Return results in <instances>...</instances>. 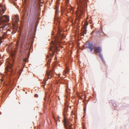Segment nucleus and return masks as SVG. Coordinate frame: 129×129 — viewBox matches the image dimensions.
Returning <instances> with one entry per match:
<instances>
[{
    "mask_svg": "<svg viewBox=\"0 0 129 129\" xmlns=\"http://www.w3.org/2000/svg\"><path fill=\"white\" fill-rule=\"evenodd\" d=\"M54 48L55 50H56L57 48V46L56 41L54 42L52 41L51 44V48L50 50L51 51L52 50V48Z\"/></svg>",
    "mask_w": 129,
    "mask_h": 129,
    "instance_id": "obj_5",
    "label": "nucleus"
},
{
    "mask_svg": "<svg viewBox=\"0 0 129 129\" xmlns=\"http://www.w3.org/2000/svg\"><path fill=\"white\" fill-rule=\"evenodd\" d=\"M14 5H16V3H14Z\"/></svg>",
    "mask_w": 129,
    "mask_h": 129,
    "instance_id": "obj_24",
    "label": "nucleus"
},
{
    "mask_svg": "<svg viewBox=\"0 0 129 129\" xmlns=\"http://www.w3.org/2000/svg\"><path fill=\"white\" fill-rule=\"evenodd\" d=\"M15 17L16 19L15 21V22L13 23L12 24L13 28V31L11 33V34L12 35L16 33V32L17 30L18 27L17 23L18 22L19 20L18 16V15H16L15 16Z\"/></svg>",
    "mask_w": 129,
    "mask_h": 129,
    "instance_id": "obj_1",
    "label": "nucleus"
},
{
    "mask_svg": "<svg viewBox=\"0 0 129 129\" xmlns=\"http://www.w3.org/2000/svg\"><path fill=\"white\" fill-rule=\"evenodd\" d=\"M77 2L78 6L83 7L87 6V2L85 1H78Z\"/></svg>",
    "mask_w": 129,
    "mask_h": 129,
    "instance_id": "obj_3",
    "label": "nucleus"
},
{
    "mask_svg": "<svg viewBox=\"0 0 129 129\" xmlns=\"http://www.w3.org/2000/svg\"><path fill=\"white\" fill-rule=\"evenodd\" d=\"M5 11V7L3 6L1 4H0V17H2L3 16H2V12H3V14Z\"/></svg>",
    "mask_w": 129,
    "mask_h": 129,
    "instance_id": "obj_7",
    "label": "nucleus"
},
{
    "mask_svg": "<svg viewBox=\"0 0 129 129\" xmlns=\"http://www.w3.org/2000/svg\"><path fill=\"white\" fill-rule=\"evenodd\" d=\"M86 46L87 48L89 49L90 50V52H92L93 49L92 45L90 43H88L86 44Z\"/></svg>",
    "mask_w": 129,
    "mask_h": 129,
    "instance_id": "obj_9",
    "label": "nucleus"
},
{
    "mask_svg": "<svg viewBox=\"0 0 129 129\" xmlns=\"http://www.w3.org/2000/svg\"><path fill=\"white\" fill-rule=\"evenodd\" d=\"M63 122L64 126L66 129H71V125L67 122L65 118L64 119Z\"/></svg>",
    "mask_w": 129,
    "mask_h": 129,
    "instance_id": "obj_6",
    "label": "nucleus"
},
{
    "mask_svg": "<svg viewBox=\"0 0 129 129\" xmlns=\"http://www.w3.org/2000/svg\"><path fill=\"white\" fill-rule=\"evenodd\" d=\"M57 1L56 3L57 5H58L59 4V2L58 1Z\"/></svg>",
    "mask_w": 129,
    "mask_h": 129,
    "instance_id": "obj_18",
    "label": "nucleus"
},
{
    "mask_svg": "<svg viewBox=\"0 0 129 129\" xmlns=\"http://www.w3.org/2000/svg\"><path fill=\"white\" fill-rule=\"evenodd\" d=\"M61 30L59 29L58 30V36H60V37L62 36V34H61Z\"/></svg>",
    "mask_w": 129,
    "mask_h": 129,
    "instance_id": "obj_11",
    "label": "nucleus"
},
{
    "mask_svg": "<svg viewBox=\"0 0 129 129\" xmlns=\"http://www.w3.org/2000/svg\"><path fill=\"white\" fill-rule=\"evenodd\" d=\"M55 9L56 10L55 14V17L54 18V23H56L57 25H58L59 23V20L58 19V18H57L58 14V8L57 6L55 8Z\"/></svg>",
    "mask_w": 129,
    "mask_h": 129,
    "instance_id": "obj_2",
    "label": "nucleus"
},
{
    "mask_svg": "<svg viewBox=\"0 0 129 129\" xmlns=\"http://www.w3.org/2000/svg\"><path fill=\"white\" fill-rule=\"evenodd\" d=\"M88 23H86V24H85L86 25H88Z\"/></svg>",
    "mask_w": 129,
    "mask_h": 129,
    "instance_id": "obj_22",
    "label": "nucleus"
},
{
    "mask_svg": "<svg viewBox=\"0 0 129 129\" xmlns=\"http://www.w3.org/2000/svg\"><path fill=\"white\" fill-rule=\"evenodd\" d=\"M52 53H51L50 56L51 57H53L54 55V52L52 51Z\"/></svg>",
    "mask_w": 129,
    "mask_h": 129,
    "instance_id": "obj_13",
    "label": "nucleus"
},
{
    "mask_svg": "<svg viewBox=\"0 0 129 129\" xmlns=\"http://www.w3.org/2000/svg\"><path fill=\"white\" fill-rule=\"evenodd\" d=\"M83 35H84L86 34V31H83Z\"/></svg>",
    "mask_w": 129,
    "mask_h": 129,
    "instance_id": "obj_15",
    "label": "nucleus"
},
{
    "mask_svg": "<svg viewBox=\"0 0 129 129\" xmlns=\"http://www.w3.org/2000/svg\"><path fill=\"white\" fill-rule=\"evenodd\" d=\"M68 69H67V71H66L65 72V73H67V72L68 71Z\"/></svg>",
    "mask_w": 129,
    "mask_h": 129,
    "instance_id": "obj_20",
    "label": "nucleus"
},
{
    "mask_svg": "<svg viewBox=\"0 0 129 129\" xmlns=\"http://www.w3.org/2000/svg\"><path fill=\"white\" fill-rule=\"evenodd\" d=\"M54 73L53 70H51L49 71H47L46 75L48 79L50 78L53 76Z\"/></svg>",
    "mask_w": 129,
    "mask_h": 129,
    "instance_id": "obj_4",
    "label": "nucleus"
},
{
    "mask_svg": "<svg viewBox=\"0 0 129 129\" xmlns=\"http://www.w3.org/2000/svg\"><path fill=\"white\" fill-rule=\"evenodd\" d=\"M94 52L95 53H100L101 51V48L99 47H96L94 48Z\"/></svg>",
    "mask_w": 129,
    "mask_h": 129,
    "instance_id": "obj_8",
    "label": "nucleus"
},
{
    "mask_svg": "<svg viewBox=\"0 0 129 129\" xmlns=\"http://www.w3.org/2000/svg\"><path fill=\"white\" fill-rule=\"evenodd\" d=\"M99 56L100 57H101V59L102 60H103L102 56V55L101 54H99Z\"/></svg>",
    "mask_w": 129,
    "mask_h": 129,
    "instance_id": "obj_17",
    "label": "nucleus"
},
{
    "mask_svg": "<svg viewBox=\"0 0 129 129\" xmlns=\"http://www.w3.org/2000/svg\"><path fill=\"white\" fill-rule=\"evenodd\" d=\"M3 80L2 79H1V82H3Z\"/></svg>",
    "mask_w": 129,
    "mask_h": 129,
    "instance_id": "obj_21",
    "label": "nucleus"
},
{
    "mask_svg": "<svg viewBox=\"0 0 129 129\" xmlns=\"http://www.w3.org/2000/svg\"><path fill=\"white\" fill-rule=\"evenodd\" d=\"M23 60L25 62H26L27 61V59H24Z\"/></svg>",
    "mask_w": 129,
    "mask_h": 129,
    "instance_id": "obj_19",
    "label": "nucleus"
},
{
    "mask_svg": "<svg viewBox=\"0 0 129 129\" xmlns=\"http://www.w3.org/2000/svg\"><path fill=\"white\" fill-rule=\"evenodd\" d=\"M46 60L48 62L47 63V67H50L49 65L50 63L51 62V58L50 59L49 58V56L48 55L47 56Z\"/></svg>",
    "mask_w": 129,
    "mask_h": 129,
    "instance_id": "obj_10",
    "label": "nucleus"
},
{
    "mask_svg": "<svg viewBox=\"0 0 129 129\" xmlns=\"http://www.w3.org/2000/svg\"><path fill=\"white\" fill-rule=\"evenodd\" d=\"M18 46V44H16V46H17H17Z\"/></svg>",
    "mask_w": 129,
    "mask_h": 129,
    "instance_id": "obj_23",
    "label": "nucleus"
},
{
    "mask_svg": "<svg viewBox=\"0 0 129 129\" xmlns=\"http://www.w3.org/2000/svg\"><path fill=\"white\" fill-rule=\"evenodd\" d=\"M58 76L60 77V75H59Z\"/></svg>",
    "mask_w": 129,
    "mask_h": 129,
    "instance_id": "obj_25",
    "label": "nucleus"
},
{
    "mask_svg": "<svg viewBox=\"0 0 129 129\" xmlns=\"http://www.w3.org/2000/svg\"><path fill=\"white\" fill-rule=\"evenodd\" d=\"M35 96L36 98H38V95L37 94H36L35 95Z\"/></svg>",
    "mask_w": 129,
    "mask_h": 129,
    "instance_id": "obj_16",
    "label": "nucleus"
},
{
    "mask_svg": "<svg viewBox=\"0 0 129 129\" xmlns=\"http://www.w3.org/2000/svg\"><path fill=\"white\" fill-rule=\"evenodd\" d=\"M73 118V116H71L69 118V120L70 121H71V120L72 119V118Z\"/></svg>",
    "mask_w": 129,
    "mask_h": 129,
    "instance_id": "obj_14",
    "label": "nucleus"
},
{
    "mask_svg": "<svg viewBox=\"0 0 129 129\" xmlns=\"http://www.w3.org/2000/svg\"><path fill=\"white\" fill-rule=\"evenodd\" d=\"M25 53V51H24L23 53L22 52V51H20L19 52V54L20 55V56H22Z\"/></svg>",
    "mask_w": 129,
    "mask_h": 129,
    "instance_id": "obj_12",
    "label": "nucleus"
}]
</instances>
